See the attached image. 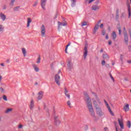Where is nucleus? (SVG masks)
<instances>
[{
  "instance_id": "f257e3e1",
  "label": "nucleus",
  "mask_w": 131,
  "mask_h": 131,
  "mask_svg": "<svg viewBox=\"0 0 131 131\" xmlns=\"http://www.w3.org/2000/svg\"><path fill=\"white\" fill-rule=\"evenodd\" d=\"M94 95L95 98H92V101L93 103V105L96 111V114L100 117H102L104 115L102 108L98 104H100V99L99 97L97 96L96 93H93Z\"/></svg>"
},
{
  "instance_id": "f03ea898",
  "label": "nucleus",
  "mask_w": 131,
  "mask_h": 131,
  "mask_svg": "<svg viewBox=\"0 0 131 131\" xmlns=\"http://www.w3.org/2000/svg\"><path fill=\"white\" fill-rule=\"evenodd\" d=\"M85 101L86 103L87 108L88 110H89L90 115H91L93 118H95V114L94 111V107H93L91 99L89 97V96H86Z\"/></svg>"
},
{
  "instance_id": "7ed1b4c3",
  "label": "nucleus",
  "mask_w": 131,
  "mask_h": 131,
  "mask_svg": "<svg viewBox=\"0 0 131 131\" xmlns=\"http://www.w3.org/2000/svg\"><path fill=\"white\" fill-rule=\"evenodd\" d=\"M124 32H123V34H124V40L125 41V43L126 45H128V37L127 33H126L125 28H123Z\"/></svg>"
},
{
  "instance_id": "20e7f679",
  "label": "nucleus",
  "mask_w": 131,
  "mask_h": 131,
  "mask_svg": "<svg viewBox=\"0 0 131 131\" xmlns=\"http://www.w3.org/2000/svg\"><path fill=\"white\" fill-rule=\"evenodd\" d=\"M40 30L41 31V35L42 37H46V27L45 25H41V28H40Z\"/></svg>"
},
{
  "instance_id": "39448f33",
  "label": "nucleus",
  "mask_w": 131,
  "mask_h": 131,
  "mask_svg": "<svg viewBox=\"0 0 131 131\" xmlns=\"http://www.w3.org/2000/svg\"><path fill=\"white\" fill-rule=\"evenodd\" d=\"M54 80H55L56 83L58 85H60V77L58 74H56L54 77Z\"/></svg>"
},
{
  "instance_id": "423d86ee",
  "label": "nucleus",
  "mask_w": 131,
  "mask_h": 131,
  "mask_svg": "<svg viewBox=\"0 0 131 131\" xmlns=\"http://www.w3.org/2000/svg\"><path fill=\"white\" fill-rule=\"evenodd\" d=\"M101 23V20H99L97 23V24H96L95 26L94 29H93V34H95V33H96L97 30L99 29V24Z\"/></svg>"
},
{
  "instance_id": "0eeeda50",
  "label": "nucleus",
  "mask_w": 131,
  "mask_h": 131,
  "mask_svg": "<svg viewBox=\"0 0 131 131\" xmlns=\"http://www.w3.org/2000/svg\"><path fill=\"white\" fill-rule=\"evenodd\" d=\"M67 25L66 22L60 23V21L58 22V29H60L61 27H66Z\"/></svg>"
},
{
  "instance_id": "6e6552de",
  "label": "nucleus",
  "mask_w": 131,
  "mask_h": 131,
  "mask_svg": "<svg viewBox=\"0 0 131 131\" xmlns=\"http://www.w3.org/2000/svg\"><path fill=\"white\" fill-rule=\"evenodd\" d=\"M88 46H85L84 48V52L83 53V57L84 59H85L86 58V57H88Z\"/></svg>"
},
{
  "instance_id": "1a4fd4ad",
  "label": "nucleus",
  "mask_w": 131,
  "mask_h": 131,
  "mask_svg": "<svg viewBox=\"0 0 131 131\" xmlns=\"http://www.w3.org/2000/svg\"><path fill=\"white\" fill-rule=\"evenodd\" d=\"M119 125H120V126L121 129H123V118L122 116H121V119H118Z\"/></svg>"
},
{
  "instance_id": "9d476101",
  "label": "nucleus",
  "mask_w": 131,
  "mask_h": 131,
  "mask_svg": "<svg viewBox=\"0 0 131 131\" xmlns=\"http://www.w3.org/2000/svg\"><path fill=\"white\" fill-rule=\"evenodd\" d=\"M100 9V6L98 5H93L92 7V10L94 11H99Z\"/></svg>"
},
{
  "instance_id": "9b49d317",
  "label": "nucleus",
  "mask_w": 131,
  "mask_h": 131,
  "mask_svg": "<svg viewBox=\"0 0 131 131\" xmlns=\"http://www.w3.org/2000/svg\"><path fill=\"white\" fill-rule=\"evenodd\" d=\"M54 123L56 126H58L60 124V120L57 116L54 117Z\"/></svg>"
},
{
  "instance_id": "f8f14e48",
  "label": "nucleus",
  "mask_w": 131,
  "mask_h": 131,
  "mask_svg": "<svg viewBox=\"0 0 131 131\" xmlns=\"http://www.w3.org/2000/svg\"><path fill=\"white\" fill-rule=\"evenodd\" d=\"M104 103H105V105H106V107L107 108V110H108L110 113L111 114L112 116H114V114L113 112H112L111 108L110 107V106L108 105V104L107 103V102H106V101H104Z\"/></svg>"
},
{
  "instance_id": "ddd939ff",
  "label": "nucleus",
  "mask_w": 131,
  "mask_h": 131,
  "mask_svg": "<svg viewBox=\"0 0 131 131\" xmlns=\"http://www.w3.org/2000/svg\"><path fill=\"white\" fill-rule=\"evenodd\" d=\"M47 0H41V6L43 10H46V5Z\"/></svg>"
},
{
  "instance_id": "4468645a",
  "label": "nucleus",
  "mask_w": 131,
  "mask_h": 131,
  "mask_svg": "<svg viewBox=\"0 0 131 131\" xmlns=\"http://www.w3.org/2000/svg\"><path fill=\"white\" fill-rule=\"evenodd\" d=\"M37 96H38L37 97V99L38 100H41V99H42V98H43V92H39Z\"/></svg>"
},
{
  "instance_id": "2eb2a0df",
  "label": "nucleus",
  "mask_w": 131,
  "mask_h": 131,
  "mask_svg": "<svg viewBox=\"0 0 131 131\" xmlns=\"http://www.w3.org/2000/svg\"><path fill=\"white\" fill-rule=\"evenodd\" d=\"M0 18L3 21H4L7 19V16L4 13H1Z\"/></svg>"
},
{
  "instance_id": "dca6fc26",
  "label": "nucleus",
  "mask_w": 131,
  "mask_h": 131,
  "mask_svg": "<svg viewBox=\"0 0 131 131\" xmlns=\"http://www.w3.org/2000/svg\"><path fill=\"white\" fill-rule=\"evenodd\" d=\"M34 102L33 101V99H31V101H30V109L31 110H33V107H34Z\"/></svg>"
},
{
  "instance_id": "f3484780",
  "label": "nucleus",
  "mask_w": 131,
  "mask_h": 131,
  "mask_svg": "<svg viewBox=\"0 0 131 131\" xmlns=\"http://www.w3.org/2000/svg\"><path fill=\"white\" fill-rule=\"evenodd\" d=\"M64 95L68 99L70 98V95L69 94L68 90L66 88H64Z\"/></svg>"
},
{
  "instance_id": "a211bd4d",
  "label": "nucleus",
  "mask_w": 131,
  "mask_h": 131,
  "mask_svg": "<svg viewBox=\"0 0 131 131\" xmlns=\"http://www.w3.org/2000/svg\"><path fill=\"white\" fill-rule=\"evenodd\" d=\"M13 112V108H7L6 110L5 111V113L6 114H8L11 112Z\"/></svg>"
},
{
  "instance_id": "6ab92c4d",
  "label": "nucleus",
  "mask_w": 131,
  "mask_h": 131,
  "mask_svg": "<svg viewBox=\"0 0 131 131\" xmlns=\"http://www.w3.org/2000/svg\"><path fill=\"white\" fill-rule=\"evenodd\" d=\"M112 38L114 40H115V39H116L117 38L116 32H115V31L113 32L112 33Z\"/></svg>"
},
{
  "instance_id": "aec40b11",
  "label": "nucleus",
  "mask_w": 131,
  "mask_h": 131,
  "mask_svg": "<svg viewBox=\"0 0 131 131\" xmlns=\"http://www.w3.org/2000/svg\"><path fill=\"white\" fill-rule=\"evenodd\" d=\"M32 20L31 18H30L29 17L27 18V28L30 27V23H32Z\"/></svg>"
},
{
  "instance_id": "412c9836",
  "label": "nucleus",
  "mask_w": 131,
  "mask_h": 131,
  "mask_svg": "<svg viewBox=\"0 0 131 131\" xmlns=\"http://www.w3.org/2000/svg\"><path fill=\"white\" fill-rule=\"evenodd\" d=\"M32 66H33V69L34 70V71H35L36 72H39V68L35 64H32Z\"/></svg>"
},
{
  "instance_id": "4be33fe9",
  "label": "nucleus",
  "mask_w": 131,
  "mask_h": 131,
  "mask_svg": "<svg viewBox=\"0 0 131 131\" xmlns=\"http://www.w3.org/2000/svg\"><path fill=\"white\" fill-rule=\"evenodd\" d=\"M68 68L70 70H71V68L73 67V64L71 61H69L67 64Z\"/></svg>"
},
{
  "instance_id": "5701e85b",
  "label": "nucleus",
  "mask_w": 131,
  "mask_h": 131,
  "mask_svg": "<svg viewBox=\"0 0 131 131\" xmlns=\"http://www.w3.org/2000/svg\"><path fill=\"white\" fill-rule=\"evenodd\" d=\"M21 51H22V53H23V56L24 57H26L27 53L26 49L25 48H22Z\"/></svg>"
},
{
  "instance_id": "b1692460",
  "label": "nucleus",
  "mask_w": 131,
  "mask_h": 131,
  "mask_svg": "<svg viewBox=\"0 0 131 131\" xmlns=\"http://www.w3.org/2000/svg\"><path fill=\"white\" fill-rule=\"evenodd\" d=\"M127 6H128V18H130L131 11H130V6L129 5V4H127Z\"/></svg>"
},
{
  "instance_id": "393cba45",
  "label": "nucleus",
  "mask_w": 131,
  "mask_h": 131,
  "mask_svg": "<svg viewBox=\"0 0 131 131\" xmlns=\"http://www.w3.org/2000/svg\"><path fill=\"white\" fill-rule=\"evenodd\" d=\"M103 58L105 59H109V56L108 54L106 53H103Z\"/></svg>"
},
{
  "instance_id": "a878e982",
  "label": "nucleus",
  "mask_w": 131,
  "mask_h": 131,
  "mask_svg": "<svg viewBox=\"0 0 131 131\" xmlns=\"http://www.w3.org/2000/svg\"><path fill=\"white\" fill-rule=\"evenodd\" d=\"M124 110L126 112H128L129 111V105L127 104L125 106H124Z\"/></svg>"
},
{
  "instance_id": "bb28decb",
  "label": "nucleus",
  "mask_w": 131,
  "mask_h": 131,
  "mask_svg": "<svg viewBox=\"0 0 131 131\" xmlns=\"http://www.w3.org/2000/svg\"><path fill=\"white\" fill-rule=\"evenodd\" d=\"M5 31L4 25H0V32H3Z\"/></svg>"
},
{
  "instance_id": "cd10ccee",
  "label": "nucleus",
  "mask_w": 131,
  "mask_h": 131,
  "mask_svg": "<svg viewBox=\"0 0 131 131\" xmlns=\"http://www.w3.org/2000/svg\"><path fill=\"white\" fill-rule=\"evenodd\" d=\"M71 45V43L69 42L68 45L66 47V49H65V52L67 54H68V52H67V50L68 49L69 47Z\"/></svg>"
},
{
  "instance_id": "c85d7f7f",
  "label": "nucleus",
  "mask_w": 131,
  "mask_h": 131,
  "mask_svg": "<svg viewBox=\"0 0 131 131\" xmlns=\"http://www.w3.org/2000/svg\"><path fill=\"white\" fill-rule=\"evenodd\" d=\"M88 26V23L86 21H84L83 23H82L81 27H83L84 26Z\"/></svg>"
},
{
  "instance_id": "c756f323",
  "label": "nucleus",
  "mask_w": 131,
  "mask_h": 131,
  "mask_svg": "<svg viewBox=\"0 0 131 131\" xmlns=\"http://www.w3.org/2000/svg\"><path fill=\"white\" fill-rule=\"evenodd\" d=\"M71 1L72 2V7H74L75 5V3H76V2L75 1V0H71Z\"/></svg>"
},
{
  "instance_id": "7c9ffc66",
  "label": "nucleus",
  "mask_w": 131,
  "mask_h": 131,
  "mask_svg": "<svg viewBox=\"0 0 131 131\" xmlns=\"http://www.w3.org/2000/svg\"><path fill=\"white\" fill-rule=\"evenodd\" d=\"M117 29L119 31V35H121V32H122V30H121V28H120V27H119L117 28Z\"/></svg>"
},
{
  "instance_id": "2f4dec72",
  "label": "nucleus",
  "mask_w": 131,
  "mask_h": 131,
  "mask_svg": "<svg viewBox=\"0 0 131 131\" xmlns=\"http://www.w3.org/2000/svg\"><path fill=\"white\" fill-rule=\"evenodd\" d=\"M126 125H127V126H128V127L129 128H130V127H131V122H130V121H128V122H127Z\"/></svg>"
},
{
  "instance_id": "473e14b6",
  "label": "nucleus",
  "mask_w": 131,
  "mask_h": 131,
  "mask_svg": "<svg viewBox=\"0 0 131 131\" xmlns=\"http://www.w3.org/2000/svg\"><path fill=\"white\" fill-rule=\"evenodd\" d=\"M40 60H41V58L40 56L38 57V59H37V61H36V63H40Z\"/></svg>"
},
{
  "instance_id": "72a5a7b5",
  "label": "nucleus",
  "mask_w": 131,
  "mask_h": 131,
  "mask_svg": "<svg viewBox=\"0 0 131 131\" xmlns=\"http://www.w3.org/2000/svg\"><path fill=\"white\" fill-rule=\"evenodd\" d=\"M15 0H11V1L10 2V5L11 6H13L14 3H15Z\"/></svg>"
},
{
  "instance_id": "f704fd0d",
  "label": "nucleus",
  "mask_w": 131,
  "mask_h": 131,
  "mask_svg": "<svg viewBox=\"0 0 131 131\" xmlns=\"http://www.w3.org/2000/svg\"><path fill=\"white\" fill-rule=\"evenodd\" d=\"M105 64H106V62L105 60H103L102 61H101V66H105Z\"/></svg>"
},
{
  "instance_id": "c9c22d12",
  "label": "nucleus",
  "mask_w": 131,
  "mask_h": 131,
  "mask_svg": "<svg viewBox=\"0 0 131 131\" xmlns=\"http://www.w3.org/2000/svg\"><path fill=\"white\" fill-rule=\"evenodd\" d=\"M106 33V31L105 30H102L101 31V34H102L103 36H104Z\"/></svg>"
},
{
  "instance_id": "e433bc0d",
  "label": "nucleus",
  "mask_w": 131,
  "mask_h": 131,
  "mask_svg": "<svg viewBox=\"0 0 131 131\" xmlns=\"http://www.w3.org/2000/svg\"><path fill=\"white\" fill-rule=\"evenodd\" d=\"M67 104L70 107H71V103L70 102V101H68Z\"/></svg>"
},
{
  "instance_id": "4c0bfd02",
  "label": "nucleus",
  "mask_w": 131,
  "mask_h": 131,
  "mask_svg": "<svg viewBox=\"0 0 131 131\" xmlns=\"http://www.w3.org/2000/svg\"><path fill=\"white\" fill-rule=\"evenodd\" d=\"M19 7H16L13 9V10L15 11H18L19 10Z\"/></svg>"
},
{
  "instance_id": "58836bf2",
  "label": "nucleus",
  "mask_w": 131,
  "mask_h": 131,
  "mask_svg": "<svg viewBox=\"0 0 131 131\" xmlns=\"http://www.w3.org/2000/svg\"><path fill=\"white\" fill-rule=\"evenodd\" d=\"M3 100H5L6 101H7L8 100L7 96H6L5 95H3Z\"/></svg>"
},
{
  "instance_id": "ea45409f",
  "label": "nucleus",
  "mask_w": 131,
  "mask_h": 131,
  "mask_svg": "<svg viewBox=\"0 0 131 131\" xmlns=\"http://www.w3.org/2000/svg\"><path fill=\"white\" fill-rule=\"evenodd\" d=\"M23 128V125L21 124H19L18 125V129H21Z\"/></svg>"
},
{
  "instance_id": "a19ab883",
  "label": "nucleus",
  "mask_w": 131,
  "mask_h": 131,
  "mask_svg": "<svg viewBox=\"0 0 131 131\" xmlns=\"http://www.w3.org/2000/svg\"><path fill=\"white\" fill-rule=\"evenodd\" d=\"M0 91L2 93H4V89H3V88H0Z\"/></svg>"
},
{
  "instance_id": "79ce46f5",
  "label": "nucleus",
  "mask_w": 131,
  "mask_h": 131,
  "mask_svg": "<svg viewBox=\"0 0 131 131\" xmlns=\"http://www.w3.org/2000/svg\"><path fill=\"white\" fill-rule=\"evenodd\" d=\"M104 131H109L108 128L107 127H104L103 128Z\"/></svg>"
},
{
  "instance_id": "37998d69",
  "label": "nucleus",
  "mask_w": 131,
  "mask_h": 131,
  "mask_svg": "<svg viewBox=\"0 0 131 131\" xmlns=\"http://www.w3.org/2000/svg\"><path fill=\"white\" fill-rule=\"evenodd\" d=\"M120 58L121 61H123V56L122 55H120Z\"/></svg>"
},
{
  "instance_id": "c03bdc74",
  "label": "nucleus",
  "mask_w": 131,
  "mask_h": 131,
  "mask_svg": "<svg viewBox=\"0 0 131 131\" xmlns=\"http://www.w3.org/2000/svg\"><path fill=\"white\" fill-rule=\"evenodd\" d=\"M110 77H111V78L113 80V81H114V78L113 76H112L111 74H110Z\"/></svg>"
},
{
  "instance_id": "a18cd8bd",
  "label": "nucleus",
  "mask_w": 131,
  "mask_h": 131,
  "mask_svg": "<svg viewBox=\"0 0 131 131\" xmlns=\"http://www.w3.org/2000/svg\"><path fill=\"white\" fill-rule=\"evenodd\" d=\"M38 4V2H34V4L33 5V6L34 7L36 6V5H37Z\"/></svg>"
},
{
  "instance_id": "49530a36",
  "label": "nucleus",
  "mask_w": 131,
  "mask_h": 131,
  "mask_svg": "<svg viewBox=\"0 0 131 131\" xmlns=\"http://www.w3.org/2000/svg\"><path fill=\"white\" fill-rule=\"evenodd\" d=\"M100 27L101 29H103V24H101L100 25Z\"/></svg>"
},
{
  "instance_id": "de8ad7c7",
  "label": "nucleus",
  "mask_w": 131,
  "mask_h": 131,
  "mask_svg": "<svg viewBox=\"0 0 131 131\" xmlns=\"http://www.w3.org/2000/svg\"><path fill=\"white\" fill-rule=\"evenodd\" d=\"M95 0H90V1H89V4H90L91 3H92L93 2H94Z\"/></svg>"
},
{
  "instance_id": "09e8293b",
  "label": "nucleus",
  "mask_w": 131,
  "mask_h": 131,
  "mask_svg": "<svg viewBox=\"0 0 131 131\" xmlns=\"http://www.w3.org/2000/svg\"><path fill=\"white\" fill-rule=\"evenodd\" d=\"M112 41L109 40V41H108V45H112Z\"/></svg>"
},
{
  "instance_id": "8fccbe9b",
  "label": "nucleus",
  "mask_w": 131,
  "mask_h": 131,
  "mask_svg": "<svg viewBox=\"0 0 131 131\" xmlns=\"http://www.w3.org/2000/svg\"><path fill=\"white\" fill-rule=\"evenodd\" d=\"M127 63H131V60H127Z\"/></svg>"
},
{
  "instance_id": "3c124183",
  "label": "nucleus",
  "mask_w": 131,
  "mask_h": 131,
  "mask_svg": "<svg viewBox=\"0 0 131 131\" xmlns=\"http://www.w3.org/2000/svg\"><path fill=\"white\" fill-rule=\"evenodd\" d=\"M1 66H2L3 67H4L5 66V64H4V63H1Z\"/></svg>"
},
{
  "instance_id": "603ef678",
  "label": "nucleus",
  "mask_w": 131,
  "mask_h": 131,
  "mask_svg": "<svg viewBox=\"0 0 131 131\" xmlns=\"http://www.w3.org/2000/svg\"><path fill=\"white\" fill-rule=\"evenodd\" d=\"M108 39V34L106 35V39Z\"/></svg>"
},
{
  "instance_id": "864d4df0",
  "label": "nucleus",
  "mask_w": 131,
  "mask_h": 131,
  "mask_svg": "<svg viewBox=\"0 0 131 131\" xmlns=\"http://www.w3.org/2000/svg\"><path fill=\"white\" fill-rule=\"evenodd\" d=\"M2 79V76L0 75V83L1 82Z\"/></svg>"
},
{
  "instance_id": "5fc2aeb1",
  "label": "nucleus",
  "mask_w": 131,
  "mask_h": 131,
  "mask_svg": "<svg viewBox=\"0 0 131 131\" xmlns=\"http://www.w3.org/2000/svg\"><path fill=\"white\" fill-rule=\"evenodd\" d=\"M129 33L130 38H131V31L129 32Z\"/></svg>"
},
{
  "instance_id": "6e6d98bb",
  "label": "nucleus",
  "mask_w": 131,
  "mask_h": 131,
  "mask_svg": "<svg viewBox=\"0 0 131 131\" xmlns=\"http://www.w3.org/2000/svg\"><path fill=\"white\" fill-rule=\"evenodd\" d=\"M108 29L109 30H111V27H110V26L108 27Z\"/></svg>"
},
{
  "instance_id": "4d7b16f0",
  "label": "nucleus",
  "mask_w": 131,
  "mask_h": 131,
  "mask_svg": "<svg viewBox=\"0 0 131 131\" xmlns=\"http://www.w3.org/2000/svg\"><path fill=\"white\" fill-rule=\"evenodd\" d=\"M125 80L127 81V80H128V79L125 78Z\"/></svg>"
},
{
  "instance_id": "13d9d810",
  "label": "nucleus",
  "mask_w": 131,
  "mask_h": 131,
  "mask_svg": "<svg viewBox=\"0 0 131 131\" xmlns=\"http://www.w3.org/2000/svg\"><path fill=\"white\" fill-rule=\"evenodd\" d=\"M1 121H2V117H0V122H1Z\"/></svg>"
},
{
  "instance_id": "bf43d9fd",
  "label": "nucleus",
  "mask_w": 131,
  "mask_h": 131,
  "mask_svg": "<svg viewBox=\"0 0 131 131\" xmlns=\"http://www.w3.org/2000/svg\"><path fill=\"white\" fill-rule=\"evenodd\" d=\"M90 0H86V2H88L89 1H90Z\"/></svg>"
},
{
  "instance_id": "052dcab7",
  "label": "nucleus",
  "mask_w": 131,
  "mask_h": 131,
  "mask_svg": "<svg viewBox=\"0 0 131 131\" xmlns=\"http://www.w3.org/2000/svg\"><path fill=\"white\" fill-rule=\"evenodd\" d=\"M102 52H103V50H101L100 51V52L102 53Z\"/></svg>"
},
{
  "instance_id": "680f3d73",
  "label": "nucleus",
  "mask_w": 131,
  "mask_h": 131,
  "mask_svg": "<svg viewBox=\"0 0 131 131\" xmlns=\"http://www.w3.org/2000/svg\"><path fill=\"white\" fill-rule=\"evenodd\" d=\"M116 131H118L117 127H116Z\"/></svg>"
},
{
  "instance_id": "e2e57ef3",
  "label": "nucleus",
  "mask_w": 131,
  "mask_h": 131,
  "mask_svg": "<svg viewBox=\"0 0 131 131\" xmlns=\"http://www.w3.org/2000/svg\"><path fill=\"white\" fill-rule=\"evenodd\" d=\"M60 73V71H59L58 73Z\"/></svg>"
},
{
  "instance_id": "0e129e2a",
  "label": "nucleus",
  "mask_w": 131,
  "mask_h": 131,
  "mask_svg": "<svg viewBox=\"0 0 131 131\" xmlns=\"http://www.w3.org/2000/svg\"><path fill=\"white\" fill-rule=\"evenodd\" d=\"M1 131H5L4 130H1Z\"/></svg>"
},
{
  "instance_id": "69168bd1",
  "label": "nucleus",
  "mask_w": 131,
  "mask_h": 131,
  "mask_svg": "<svg viewBox=\"0 0 131 131\" xmlns=\"http://www.w3.org/2000/svg\"><path fill=\"white\" fill-rule=\"evenodd\" d=\"M130 3H131V0H130Z\"/></svg>"
},
{
  "instance_id": "338daca9",
  "label": "nucleus",
  "mask_w": 131,
  "mask_h": 131,
  "mask_svg": "<svg viewBox=\"0 0 131 131\" xmlns=\"http://www.w3.org/2000/svg\"><path fill=\"white\" fill-rule=\"evenodd\" d=\"M130 92L131 93V90H130Z\"/></svg>"
},
{
  "instance_id": "774afa93",
  "label": "nucleus",
  "mask_w": 131,
  "mask_h": 131,
  "mask_svg": "<svg viewBox=\"0 0 131 131\" xmlns=\"http://www.w3.org/2000/svg\"><path fill=\"white\" fill-rule=\"evenodd\" d=\"M0 131H1V129H0Z\"/></svg>"
}]
</instances>
